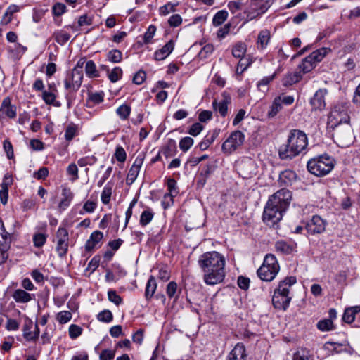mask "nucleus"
I'll return each mask as SVG.
<instances>
[{"label": "nucleus", "mask_w": 360, "mask_h": 360, "mask_svg": "<svg viewBox=\"0 0 360 360\" xmlns=\"http://www.w3.org/2000/svg\"><path fill=\"white\" fill-rule=\"evenodd\" d=\"M267 10L266 6L264 4L257 6L256 4L251 5L250 9L247 11V18L252 20L257 17L264 13Z\"/></svg>", "instance_id": "nucleus-24"}, {"label": "nucleus", "mask_w": 360, "mask_h": 360, "mask_svg": "<svg viewBox=\"0 0 360 360\" xmlns=\"http://www.w3.org/2000/svg\"><path fill=\"white\" fill-rule=\"evenodd\" d=\"M156 289L157 283L155 278L154 276H150L148 280L145 290V297L146 300H150L153 297Z\"/></svg>", "instance_id": "nucleus-30"}, {"label": "nucleus", "mask_w": 360, "mask_h": 360, "mask_svg": "<svg viewBox=\"0 0 360 360\" xmlns=\"http://www.w3.org/2000/svg\"><path fill=\"white\" fill-rule=\"evenodd\" d=\"M103 92H96L89 94V101L93 104H99L103 101Z\"/></svg>", "instance_id": "nucleus-49"}, {"label": "nucleus", "mask_w": 360, "mask_h": 360, "mask_svg": "<svg viewBox=\"0 0 360 360\" xmlns=\"http://www.w3.org/2000/svg\"><path fill=\"white\" fill-rule=\"evenodd\" d=\"M83 79L82 70L73 68L71 72L66 76L64 85L65 89L69 92H76L80 88Z\"/></svg>", "instance_id": "nucleus-10"}, {"label": "nucleus", "mask_w": 360, "mask_h": 360, "mask_svg": "<svg viewBox=\"0 0 360 360\" xmlns=\"http://www.w3.org/2000/svg\"><path fill=\"white\" fill-rule=\"evenodd\" d=\"M154 216L153 212L150 210H144L140 217V224L142 226H146L148 225L153 219Z\"/></svg>", "instance_id": "nucleus-39"}, {"label": "nucleus", "mask_w": 360, "mask_h": 360, "mask_svg": "<svg viewBox=\"0 0 360 360\" xmlns=\"http://www.w3.org/2000/svg\"><path fill=\"white\" fill-rule=\"evenodd\" d=\"M355 315L356 314H354L352 309L347 308L343 314L342 319L345 323H351L354 321Z\"/></svg>", "instance_id": "nucleus-55"}, {"label": "nucleus", "mask_w": 360, "mask_h": 360, "mask_svg": "<svg viewBox=\"0 0 360 360\" xmlns=\"http://www.w3.org/2000/svg\"><path fill=\"white\" fill-rule=\"evenodd\" d=\"M0 110L9 118H14L16 116V107L11 105L9 97L3 100Z\"/></svg>", "instance_id": "nucleus-23"}, {"label": "nucleus", "mask_w": 360, "mask_h": 360, "mask_svg": "<svg viewBox=\"0 0 360 360\" xmlns=\"http://www.w3.org/2000/svg\"><path fill=\"white\" fill-rule=\"evenodd\" d=\"M122 75V70L120 67L114 68L108 72V78L112 82H117Z\"/></svg>", "instance_id": "nucleus-45"}, {"label": "nucleus", "mask_w": 360, "mask_h": 360, "mask_svg": "<svg viewBox=\"0 0 360 360\" xmlns=\"http://www.w3.org/2000/svg\"><path fill=\"white\" fill-rule=\"evenodd\" d=\"M158 278L163 282L169 280L170 271L167 266L161 267L158 269Z\"/></svg>", "instance_id": "nucleus-53"}, {"label": "nucleus", "mask_w": 360, "mask_h": 360, "mask_svg": "<svg viewBox=\"0 0 360 360\" xmlns=\"http://www.w3.org/2000/svg\"><path fill=\"white\" fill-rule=\"evenodd\" d=\"M72 319V314L70 311H63L58 314L57 320L60 323H66Z\"/></svg>", "instance_id": "nucleus-58"}, {"label": "nucleus", "mask_w": 360, "mask_h": 360, "mask_svg": "<svg viewBox=\"0 0 360 360\" xmlns=\"http://www.w3.org/2000/svg\"><path fill=\"white\" fill-rule=\"evenodd\" d=\"M131 112V108L128 105L123 104L119 106L116 110L117 115L122 120L128 119Z\"/></svg>", "instance_id": "nucleus-37"}, {"label": "nucleus", "mask_w": 360, "mask_h": 360, "mask_svg": "<svg viewBox=\"0 0 360 360\" xmlns=\"http://www.w3.org/2000/svg\"><path fill=\"white\" fill-rule=\"evenodd\" d=\"M112 318L113 316L112 312L108 309L103 310L97 315L98 320L105 323L110 322L112 320Z\"/></svg>", "instance_id": "nucleus-48"}, {"label": "nucleus", "mask_w": 360, "mask_h": 360, "mask_svg": "<svg viewBox=\"0 0 360 360\" xmlns=\"http://www.w3.org/2000/svg\"><path fill=\"white\" fill-rule=\"evenodd\" d=\"M328 91L326 89H319L316 91L310 100V103L314 110H321L325 108V96Z\"/></svg>", "instance_id": "nucleus-16"}, {"label": "nucleus", "mask_w": 360, "mask_h": 360, "mask_svg": "<svg viewBox=\"0 0 360 360\" xmlns=\"http://www.w3.org/2000/svg\"><path fill=\"white\" fill-rule=\"evenodd\" d=\"M245 348L243 345H237L230 353L229 360H245Z\"/></svg>", "instance_id": "nucleus-32"}, {"label": "nucleus", "mask_w": 360, "mask_h": 360, "mask_svg": "<svg viewBox=\"0 0 360 360\" xmlns=\"http://www.w3.org/2000/svg\"><path fill=\"white\" fill-rule=\"evenodd\" d=\"M175 6L172 4V3L169 2L166 4L165 5L161 6L159 9L160 14L161 15H167L170 12H174L175 11Z\"/></svg>", "instance_id": "nucleus-60"}, {"label": "nucleus", "mask_w": 360, "mask_h": 360, "mask_svg": "<svg viewBox=\"0 0 360 360\" xmlns=\"http://www.w3.org/2000/svg\"><path fill=\"white\" fill-rule=\"evenodd\" d=\"M108 299L110 302L119 306L122 303V298L114 290H110L108 292Z\"/></svg>", "instance_id": "nucleus-47"}, {"label": "nucleus", "mask_w": 360, "mask_h": 360, "mask_svg": "<svg viewBox=\"0 0 360 360\" xmlns=\"http://www.w3.org/2000/svg\"><path fill=\"white\" fill-rule=\"evenodd\" d=\"M280 271V266L276 257L273 254H267L261 266L257 269V274L263 281H272Z\"/></svg>", "instance_id": "nucleus-6"}, {"label": "nucleus", "mask_w": 360, "mask_h": 360, "mask_svg": "<svg viewBox=\"0 0 360 360\" xmlns=\"http://www.w3.org/2000/svg\"><path fill=\"white\" fill-rule=\"evenodd\" d=\"M333 130L335 131L334 135L340 144L348 145L352 141V132L351 127L348 124L343 128L340 126Z\"/></svg>", "instance_id": "nucleus-13"}, {"label": "nucleus", "mask_w": 360, "mask_h": 360, "mask_svg": "<svg viewBox=\"0 0 360 360\" xmlns=\"http://www.w3.org/2000/svg\"><path fill=\"white\" fill-rule=\"evenodd\" d=\"M85 71L86 74L89 77H94L98 76L96 65L93 60H89L86 63Z\"/></svg>", "instance_id": "nucleus-46"}, {"label": "nucleus", "mask_w": 360, "mask_h": 360, "mask_svg": "<svg viewBox=\"0 0 360 360\" xmlns=\"http://www.w3.org/2000/svg\"><path fill=\"white\" fill-rule=\"evenodd\" d=\"M12 297L18 303H27L32 299L31 294L22 289L15 290Z\"/></svg>", "instance_id": "nucleus-27"}, {"label": "nucleus", "mask_w": 360, "mask_h": 360, "mask_svg": "<svg viewBox=\"0 0 360 360\" xmlns=\"http://www.w3.org/2000/svg\"><path fill=\"white\" fill-rule=\"evenodd\" d=\"M271 39L270 31L265 29L259 32L258 34L257 45L258 49H265Z\"/></svg>", "instance_id": "nucleus-26"}, {"label": "nucleus", "mask_w": 360, "mask_h": 360, "mask_svg": "<svg viewBox=\"0 0 360 360\" xmlns=\"http://www.w3.org/2000/svg\"><path fill=\"white\" fill-rule=\"evenodd\" d=\"M291 200L292 193L286 188H282L271 195L264 210V222L269 226L275 227L282 219Z\"/></svg>", "instance_id": "nucleus-2"}, {"label": "nucleus", "mask_w": 360, "mask_h": 360, "mask_svg": "<svg viewBox=\"0 0 360 360\" xmlns=\"http://www.w3.org/2000/svg\"><path fill=\"white\" fill-rule=\"evenodd\" d=\"M66 11V6L62 3H57L53 5L52 12L54 15L60 16Z\"/></svg>", "instance_id": "nucleus-59"}, {"label": "nucleus", "mask_w": 360, "mask_h": 360, "mask_svg": "<svg viewBox=\"0 0 360 360\" xmlns=\"http://www.w3.org/2000/svg\"><path fill=\"white\" fill-rule=\"evenodd\" d=\"M350 117L348 114V103H338L331 109L327 121V127L329 129H335L344 124H348Z\"/></svg>", "instance_id": "nucleus-7"}, {"label": "nucleus", "mask_w": 360, "mask_h": 360, "mask_svg": "<svg viewBox=\"0 0 360 360\" xmlns=\"http://www.w3.org/2000/svg\"><path fill=\"white\" fill-rule=\"evenodd\" d=\"M112 195V188L108 186H105L101 193V201L103 204L107 205L109 203L110 200Z\"/></svg>", "instance_id": "nucleus-50"}, {"label": "nucleus", "mask_w": 360, "mask_h": 360, "mask_svg": "<svg viewBox=\"0 0 360 360\" xmlns=\"http://www.w3.org/2000/svg\"><path fill=\"white\" fill-rule=\"evenodd\" d=\"M57 245L56 250L60 257L66 255L69 246V233L64 227H59L56 232Z\"/></svg>", "instance_id": "nucleus-11"}, {"label": "nucleus", "mask_w": 360, "mask_h": 360, "mask_svg": "<svg viewBox=\"0 0 360 360\" xmlns=\"http://www.w3.org/2000/svg\"><path fill=\"white\" fill-rule=\"evenodd\" d=\"M107 58L112 63H120L122 59V53L118 49H112L107 53Z\"/></svg>", "instance_id": "nucleus-38"}, {"label": "nucleus", "mask_w": 360, "mask_h": 360, "mask_svg": "<svg viewBox=\"0 0 360 360\" xmlns=\"http://www.w3.org/2000/svg\"><path fill=\"white\" fill-rule=\"evenodd\" d=\"M308 145V139L304 132L300 130H291L287 143L280 146L279 157L283 160L292 159L297 156Z\"/></svg>", "instance_id": "nucleus-3"}, {"label": "nucleus", "mask_w": 360, "mask_h": 360, "mask_svg": "<svg viewBox=\"0 0 360 360\" xmlns=\"http://www.w3.org/2000/svg\"><path fill=\"white\" fill-rule=\"evenodd\" d=\"M275 248L277 252L288 255L293 252L295 245L292 243H288L285 240H278L275 244Z\"/></svg>", "instance_id": "nucleus-31"}, {"label": "nucleus", "mask_w": 360, "mask_h": 360, "mask_svg": "<svg viewBox=\"0 0 360 360\" xmlns=\"http://www.w3.org/2000/svg\"><path fill=\"white\" fill-rule=\"evenodd\" d=\"M47 236L44 233H38L33 236V243L37 248H41L46 243Z\"/></svg>", "instance_id": "nucleus-44"}, {"label": "nucleus", "mask_w": 360, "mask_h": 360, "mask_svg": "<svg viewBox=\"0 0 360 360\" xmlns=\"http://www.w3.org/2000/svg\"><path fill=\"white\" fill-rule=\"evenodd\" d=\"M167 188L169 191L168 193L165 194L164 200L162 201V206L164 209H167L169 206V202H166V200L169 198L170 201L173 202V197L178 193L176 187V181L172 178L167 179Z\"/></svg>", "instance_id": "nucleus-19"}, {"label": "nucleus", "mask_w": 360, "mask_h": 360, "mask_svg": "<svg viewBox=\"0 0 360 360\" xmlns=\"http://www.w3.org/2000/svg\"><path fill=\"white\" fill-rule=\"evenodd\" d=\"M3 147L6 153L7 158L8 159H12L14 156V153L11 143L8 139H6L3 143Z\"/></svg>", "instance_id": "nucleus-63"}, {"label": "nucleus", "mask_w": 360, "mask_h": 360, "mask_svg": "<svg viewBox=\"0 0 360 360\" xmlns=\"http://www.w3.org/2000/svg\"><path fill=\"white\" fill-rule=\"evenodd\" d=\"M33 326L34 324L32 320L29 319L25 320L22 327V332L24 338L27 341L35 340L39 335V329L37 324L34 325V329L37 330V333H32L31 331Z\"/></svg>", "instance_id": "nucleus-17"}, {"label": "nucleus", "mask_w": 360, "mask_h": 360, "mask_svg": "<svg viewBox=\"0 0 360 360\" xmlns=\"http://www.w3.org/2000/svg\"><path fill=\"white\" fill-rule=\"evenodd\" d=\"M297 179L296 173L290 169L281 172L279 174L278 183L280 186H291Z\"/></svg>", "instance_id": "nucleus-18"}, {"label": "nucleus", "mask_w": 360, "mask_h": 360, "mask_svg": "<svg viewBox=\"0 0 360 360\" xmlns=\"http://www.w3.org/2000/svg\"><path fill=\"white\" fill-rule=\"evenodd\" d=\"M103 237V234L100 231H94L89 238L87 240L85 244V250L88 252H90L94 248L96 247V245L99 243V242L102 240Z\"/></svg>", "instance_id": "nucleus-22"}, {"label": "nucleus", "mask_w": 360, "mask_h": 360, "mask_svg": "<svg viewBox=\"0 0 360 360\" xmlns=\"http://www.w3.org/2000/svg\"><path fill=\"white\" fill-rule=\"evenodd\" d=\"M55 41L60 45H64L70 38V34L64 30H58L53 33Z\"/></svg>", "instance_id": "nucleus-34"}, {"label": "nucleus", "mask_w": 360, "mask_h": 360, "mask_svg": "<svg viewBox=\"0 0 360 360\" xmlns=\"http://www.w3.org/2000/svg\"><path fill=\"white\" fill-rule=\"evenodd\" d=\"M156 32V27L155 25H150L144 34V42L146 44H148L150 41V40L153 39V37L155 35V33Z\"/></svg>", "instance_id": "nucleus-61"}, {"label": "nucleus", "mask_w": 360, "mask_h": 360, "mask_svg": "<svg viewBox=\"0 0 360 360\" xmlns=\"http://www.w3.org/2000/svg\"><path fill=\"white\" fill-rule=\"evenodd\" d=\"M302 78V74L300 72H290L285 75L283 79V84L285 86H291Z\"/></svg>", "instance_id": "nucleus-29"}, {"label": "nucleus", "mask_w": 360, "mask_h": 360, "mask_svg": "<svg viewBox=\"0 0 360 360\" xmlns=\"http://www.w3.org/2000/svg\"><path fill=\"white\" fill-rule=\"evenodd\" d=\"M193 143L194 140L191 137H184L179 141V148L183 152H186L193 145Z\"/></svg>", "instance_id": "nucleus-40"}, {"label": "nucleus", "mask_w": 360, "mask_h": 360, "mask_svg": "<svg viewBox=\"0 0 360 360\" xmlns=\"http://www.w3.org/2000/svg\"><path fill=\"white\" fill-rule=\"evenodd\" d=\"M97 159L94 156H86L81 158L78 160L77 164L79 167H84L86 165H93Z\"/></svg>", "instance_id": "nucleus-51"}, {"label": "nucleus", "mask_w": 360, "mask_h": 360, "mask_svg": "<svg viewBox=\"0 0 360 360\" xmlns=\"http://www.w3.org/2000/svg\"><path fill=\"white\" fill-rule=\"evenodd\" d=\"M224 257L218 252L212 251L202 254L198 259V265L203 272V280L210 285L223 281L225 277Z\"/></svg>", "instance_id": "nucleus-1"}, {"label": "nucleus", "mask_w": 360, "mask_h": 360, "mask_svg": "<svg viewBox=\"0 0 360 360\" xmlns=\"http://www.w3.org/2000/svg\"><path fill=\"white\" fill-rule=\"evenodd\" d=\"M317 328L321 331H329L333 329V321L330 319L321 320L317 323Z\"/></svg>", "instance_id": "nucleus-41"}, {"label": "nucleus", "mask_w": 360, "mask_h": 360, "mask_svg": "<svg viewBox=\"0 0 360 360\" xmlns=\"http://www.w3.org/2000/svg\"><path fill=\"white\" fill-rule=\"evenodd\" d=\"M246 52V45L244 43H237L232 49V55L237 58L243 57Z\"/></svg>", "instance_id": "nucleus-35"}, {"label": "nucleus", "mask_w": 360, "mask_h": 360, "mask_svg": "<svg viewBox=\"0 0 360 360\" xmlns=\"http://www.w3.org/2000/svg\"><path fill=\"white\" fill-rule=\"evenodd\" d=\"M228 17V12L225 10L219 11L212 19V23L214 26L221 25Z\"/></svg>", "instance_id": "nucleus-36"}, {"label": "nucleus", "mask_w": 360, "mask_h": 360, "mask_svg": "<svg viewBox=\"0 0 360 360\" xmlns=\"http://www.w3.org/2000/svg\"><path fill=\"white\" fill-rule=\"evenodd\" d=\"M143 162V158L139 155L136 158L127 176L126 181L127 184L131 185L135 181L139 175Z\"/></svg>", "instance_id": "nucleus-15"}, {"label": "nucleus", "mask_w": 360, "mask_h": 360, "mask_svg": "<svg viewBox=\"0 0 360 360\" xmlns=\"http://www.w3.org/2000/svg\"><path fill=\"white\" fill-rule=\"evenodd\" d=\"M203 129L204 127L202 124L199 122H195L191 125L188 133L193 136H196L200 134Z\"/></svg>", "instance_id": "nucleus-54"}, {"label": "nucleus", "mask_w": 360, "mask_h": 360, "mask_svg": "<svg viewBox=\"0 0 360 360\" xmlns=\"http://www.w3.org/2000/svg\"><path fill=\"white\" fill-rule=\"evenodd\" d=\"M218 135L219 131L215 130L213 131L211 134L205 136L198 144L200 150L203 151L207 149L209 146L214 141Z\"/></svg>", "instance_id": "nucleus-28"}, {"label": "nucleus", "mask_w": 360, "mask_h": 360, "mask_svg": "<svg viewBox=\"0 0 360 360\" xmlns=\"http://www.w3.org/2000/svg\"><path fill=\"white\" fill-rule=\"evenodd\" d=\"M245 141L244 134L238 130L234 131L222 144V151L226 154H231L240 147Z\"/></svg>", "instance_id": "nucleus-9"}, {"label": "nucleus", "mask_w": 360, "mask_h": 360, "mask_svg": "<svg viewBox=\"0 0 360 360\" xmlns=\"http://www.w3.org/2000/svg\"><path fill=\"white\" fill-rule=\"evenodd\" d=\"M214 49L212 44H207L201 49L198 53V57L200 59L207 58L213 53Z\"/></svg>", "instance_id": "nucleus-43"}, {"label": "nucleus", "mask_w": 360, "mask_h": 360, "mask_svg": "<svg viewBox=\"0 0 360 360\" xmlns=\"http://www.w3.org/2000/svg\"><path fill=\"white\" fill-rule=\"evenodd\" d=\"M174 43L172 40L169 41L160 49L155 52L154 58L156 60H162L165 59L174 50Z\"/></svg>", "instance_id": "nucleus-21"}, {"label": "nucleus", "mask_w": 360, "mask_h": 360, "mask_svg": "<svg viewBox=\"0 0 360 360\" xmlns=\"http://www.w3.org/2000/svg\"><path fill=\"white\" fill-rule=\"evenodd\" d=\"M238 169L240 170V174L243 178H250L255 174V164L251 160H248L238 165Z\"/></svg>", "instance_id": "nucleus-20"}, {"label": "nucleus", "mask_w": 360, "mask_h": 360, "mask_svg": "<svg viewBox=\"0 0 360 360\" xmlns=\"http://www.w3.org/2000/svg\"><path fill=\"white\" fill-rule=\"evenodd\" d=\"M283 108L281 104V100L280 98H275L271 107L270 110L267 113V116L270 118L274 117Z\"/></svg>", "instance_id": "nucleus-33"}, {"label": "nucleus", "mask_w": 360, "mask_h": 360, "mask_svg": "<svg viewBox=\"0 0 360 360\" xmlns=\"http://www.w3.org/2000/svg\"><path fill=\"white\" fill-rule=\"evenodd\" d=\"M77 128L75 126L69 125L65 132V138L68 141H70L76 135Z\"/></svg>", "instance_id": "nucleus-64"}, {"label": "nucleus", "mask_w": 360, "mask_h": 360, "mask_svg": "<svg viewBox=\"0 0 360 360\" xmlns=\"http://www.w3.org/2000/svg\"><path fill=\"white\" fill-rule=\"evenodd\" d=\"M330 51V49L325 47L313 51L310 55L304 58L299 65V72L302 74L311 72L316 67V64L321 61Z\"/></svg>", "instance_id": "nucleus-8"}, {"label": "nucleus", "mask_w": 360, "mask_h": 360, "mask_svg": "<svg viewBox=\"0 0 360 360\" xmlns=\"http://www.w3.org/2000/svg\"><path fill=\"white\" fill-rule=\"evenodd\" d=\"M146 78V73L143 70L138 71L133 77V82L135 84H141Z\"/></svg>", "instance_id": "nucleus-62"}, {"label": "nucleus", "mask_w": 360, "mask_h": 360, "mask_svg": "<svg viewBox=\"0 0 360 360\" xmlns=\"http://www.w3.org/2000/svg\"><path fill=\"white\" fill-rule=\"evenodd\" d=\"M221 96L222 100L219 102L214 100L212 106L215 111L219 112L222 117H225L228 113V105L231 103V96L226 92L222 93Z\"/></svg>", "instance_id": "nucleus-14"}, {"label": "nucleus", "mask_w": 360, "mask_h": 360, "mask_svg": "<svg viewBox=\"0 0 360 360\" xmlns=\"http://www.w3.org/2000/svg\"><path fill=\"white\" fill-rule=\"evenodd\" d=\"M62 196L63 198L59 202L58 207L60 210H64L70 205L73 198V193L70 188H64L62 191Z\"/></svg>", "instance_id": "nucleus-25"}, {"label": "nucleus", "mask_w": 360, "mask_h": 360, "mask_svg": "<svg viewBox=\"0 0 360 360\" xmlns=\"http://www.w3.org/2000/svg\"><path fill=\"white\" fill-rule=\"evenodd\" d=\"M53 91H56L55 88H53V91H44L42 94L43 100L44 102L48 104H53L55 100H56V95L53 93Z\"/></svg>", "instance_id": "nucleus-52"}, {"label": "nucleus", "mask_w": 360, "mask_h": 360, "mask_svg": "<svg viewBox=\"0 0 360 360\" xmlns=\"http://www.w3.org/2000/svg\"><path fill=\"white\" fill-rule=\"evenodd\" d=\"M82 332V329L81 327L72 324L69 327V335L72 339H75L79 337Z\"/></svg>", "instance_id": "nucleus-57"}, {"label": "nucleus", "mask_w": 360, "mask_h": 360, "mask_svg": "<svg viewBox=\"0 0 360 360\" xmlns=\"http://www.w3.org/2000/svg\"><path fill=\"white\" fill-rule=\"evenodd\" d=\"M334 159L328 155H323L310 159L307 162L308 171L316 176H323L330 173L334 167Z\"/></svg>", "instance_id": "nucleus-5"}, {"label": "nucleus", "mask_w": 360, "mask_h": 360, "mask_svg": "<svg viewBox=\"0 0 360 360\" xmlns=\"http://www.w3.org/2000/svg\"><path fill=\"white\" fill-rule=\"evenodd\" d=\"M326 221L319 215H314L305 225L307 232L311 234H319L326 229Z\"/></svg>", "instance_id": "nucleus-12"}, {"label": "nucleus", "mask_w": 360, "mask_h": 360, "mask_svg": "<svg viewBox=\"0 0 360 360\" xmlns=\"http://www.w3.org/2000/svg\"><path fill=\"white\" fill-rule=\"evenodd\" d=\"M292 360H311L309 352L306 349H299L293 354Z\"/></svg>", "instance_id": "nucleus-42"}, {"label": "nucleus", "mask_w": 360, "mask_h": 360, "mask_svg": "<svg viewBox=\"0 0 360 360\" xmlns=\"http://www.w3.org/2000/svg\"><path fill=\"white\" fill-rule=\"evenodd\" d=\"M297 283L295 276H287L281 281L274 291L272 303L275 309L287 310L292 300L290 289Z\"/></svg>", "instance_id": "nucleus-4"}, {"label": "nucleus", "mask_w": 360, "mask_h": 360, "mask_svg": "<svg viewBox=\"0 0 360 360\" xmlns=\"http://www.w3.org/2000/svg\"><path fill=\"white\" fill-rule=\"evenodd\" d=\"M115 156L118 162H124L127 158V154L121 146H118L116 147Z\"/></svg>", "instance_id": "nucleus-56"}]
</instances>
